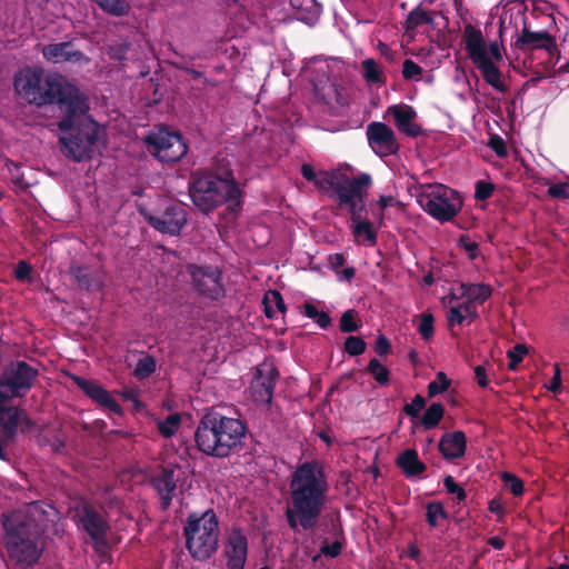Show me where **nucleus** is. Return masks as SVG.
Instances as JSON below:
<instances>
[{
  "label": "nucleus",
  "mask_w": 569,
  "mask_h": 569,
  "mask_svg": "<svg viewBox=\"0 0 569 569\" xmlns=\"http://www.w3.org/2000/svg\"><path fill=\"white\" fill-rule=\"evenodd\" d=\"M290 500L284 518L292 531L312 530L326 503L328 483L322 467L317 461L305 462L293 470L289 483Z\"/></svg>",
  "instance_id": "nucleus-1"
},
{
  "label": "nucleus",
  "mask_w": 569,
  "mask_h": 569,
  "mask_svg": "<svg viewBox=\"0 0 569 569\" xmlns=\"http://www.w3.org/2000/svg\"><path fill=\"white\" fill-rule=\"evenodd\" d=\"M41 517L42 509L38 502L2 515L3 545L13 562L29 567L39 560L42 552L40 540L44 531Z\"/></svg>",
  "instance_id": "nucleus-2"
},
{
  "label": "nucleus",
  "mask_w": 569,
  "mask_h": 569,
  "mask_svg": "<svg viewBox=\"0 0 569 569\" xmlns=\"http://www.w3.org/2000/svg\"><path fill=\"white\" fill-rule=\"evenodd\" d=\"M13 88L16 94L26 103L37 108L57 104L59 113L84 94L61 74L47 73L37 66H28L17 71Z\"/></svg>",
  "instance_id": "nucleus-3"
},
{
  "label": "nucleus",
  "mask_w": 569,
  "mask_h": 569,
  "mask_svg": "<svg viewBox=\"0 0 569 569\" xmlns=\"http://www.w3.org/2000/svg\"><path fill=\"white\" fill-rule=\"evenodd\" d=\"M89 100L86 94L60 113L58 129L63 133L59 144L63 156L81 162L92 159L98 142L99 126L89 114Z\"/></svg>",
  "instance_id": "nucleus-4"
},
{
  "label": "nucleus",
  "mask_w": 569,
  "mask_h": 569,
  "mask_svg": "<svg viewBox=\"0 0 569 569\" xmlns=\"http://www.w3.org/2000/svg\"><path fill=\"white\" fill-rule=\"evenodd\" d=\"M248 427L244 421L209 409L200 418L194 431L197 449L211 458L224 459L243 448Z\"/></svg>",
  "instance_id": "nucleus-5"
},
{
  "label": "nucleus",
  "mask_w": 569,
  "mask_h": 569,
  "mask_svg": "<svg viewBox=\"0 0 569 569\" xmlns=\"http://www.w3.org/2000/svg\"><path fill=\"white\" fill-rule=\"evenodd\" d=\"M242 196L230 169H223L220 173L196 170L191 174L190 197L203 213L221 204H227L231 213H237L242 209Z\"/></svg>",
  "instance_id": "nucleus-6"
},
{
  "label": "nucleus",
  "mask_w": 569,
  "mask_h": 569,
  "mask_svg": "<svg viewBox=\"0 0 569 569\" xmlns=\"http://www.w3.org/2000/svg\"><path fill=\"white\" fill-rule=\"evenodd\" d=\"M186 548L194 561L203 562L219 549V518L213 509L190 512L183 527Z\"/></svg>",
  "instance_id": "nucleus-7"
},
{
  "label": "nucleus",
  "mask_w": 569,
  "mask_h": 569,
  "mask_svg": "<svg viewBox=\"0 0 569 569\" xmlns=\"http://www.w3.org/2000/svg\"><path fill=\"white\" fill-rule=\"evenodd\" d=\"M329 188L327 194L337 204V208L348 213H368L369 189L373 181L369 173L362 172L349 177L346 172L336 169V173L326 182Z\"/></svg>",
  "instance_id": "nucleus-8"
},
{
  "label": "nucleus",
  "mask_w": 569,
  "mask_h": 569,
  "mask_svg": "<svg viewBox=\"0 0 569 569\" xmlns=\"http://www.w3.org/2000/svg\"><path fill=\"white\" fill-rule=\"evenodd\" d=\"M463 38L468 57L480 70L483 80L498 92L506 93L508 87L502 81V72L489 57L481 30L472 24H467L463 30Z\"/></svg>",
  "instance_id": "nucleus-9"
},
{
  "label": "nucleus",
  "mask_w": 569,
  "mask_h": 569,
  "mask_svg": "<svg viewBox=\"0 0 569 569\" xmlns=\"http://www.w3.org/2000/svg\"><path fill=\"white\" fill-rule=\"evenodd\" d=\"M73 519L77 528L89 537L96 552H101L109 546L110 525L106 515L98 508L84 502L76 509Z\"/></svg>",
  "instance_id": "nucleus-10"
},
{
  "label": "nucleus",
  "mask_w": 569,
  "mask_h": 569,
  "mask_svg": "<svg viewBox=\"0 0 569 569\" xmlns=\"http://www.w3.org/2000/svg\"><path fill=\"white\" fill-rule=\"evenodd\" d=\"M416 198L427 213H459L462 208L461 196L441 183L422 186Z\"/></svg>",
  "instance_id": "nucleus-11"
},
{
  "label": "nucleus",
  "mask_w": 569,
  "mask_h": 569,
  "mask_svg": "<svg viewBox=\"0 0 569 569\" xmlns=\"http://www.w3.org/2000/svg\"><path fill=\"white\" fill-rule=\"evenodd\" d=\"M39 377L38 368L26 360H12L0 373V389L12 397L23 398L32 390Z\"/></svg>",
  "instance_id": "nucleus-12"
},
{
  "label": "nucleus",
  "mask_w": 569,
  "mask_h": 569,
  "mask_svg": "<svg viewBox=\"0 0 569 569\" xmlns=\"http://www.w3.org/2000/svg\"><path fill=\"white\" fill-rule=\"evenodd\" d=\"M148 150L163 162L179 161L188 151V146L179 132L160 130L146 138Z\"/></svg>",
  "instance_id": "nucleus-13"
},
{
  "label": "nucleus",
  "mask_w": 569,
  "mask_h": 569,
  "mask_svg": "<svg viewBox=\"0 0 569 569\" xmlns=\"http://www.w3.org/2000/svg\"><path fill=\"white\" fill-rule=\"evenodd\" d=\"M198 295L209 300H220L226 296L222 271L213 267L189 264L187 267Z\"/></svg>",
  "instance_id": "nucleus-14"
},
{
  "label": "nucleus",
  "mask_w": 569,
  "mask_h": 569,
  "mask_svg": "<svg viewBox=\"0 0 569 569\" xmlns=\"http://www.w3.org/2000/svg\"><path fill=\"white\" fill-rule=\"evenodd\" d=\"M368 143L372 151L379 157H388L399 151L400 144L393 130L380 121H372L366 130Z\"/></svg>",
  "instance_id": "nucleus-15"
},
{
  "label": "nucleus",
  "mask_w": 569,
  "mask_h": 569,
  "mask_svg": "<svg viewBox=\"0 0 569 569\" xmlns=\"http://www.w3.org/2000/svg\"><path fill=\"white\" fill-rule=\"evenodd\" d=\"M223 557L228 569H244L248 556V539L241 528L233 527L223 545Z\"/></svg>",
  "instance_id": "nucleus-16"
},
{
  "label": "nucleus",
  "mask_w": 569,
  "mask_h": 569,
  "mask_svg": "<svg viewBox=\"0 0 569 569\" xmlns=\"http://www.w3.org/2000/svg\"><path fill=\"white\" fill-rule=\"evenodd\" d=\"M71 379L73 383L93 402L99 405L102 408L109 409L111 412L121 416L123 410L119 402L111 396L109 391H107L103 387H101L98 382L93 380L84 379L77 375H71Z\"/></svg>",
  "instance_id": "nucleus-17"
},
{
  "label": "nucleus",
  "mask_w": 569,
  "mask_h": 569,
  "mask_svg": "<svg viewBox=\"0 0 569 569\" xmlns=\"http://www.w3.org/2000/svg\"><path fill=\"white\" fill-rule=\"evenodd\" d=\"M513 46L516 49L523 52L543 49L551 53L557 49L556 40L548 31H531L527 27L522 29L521 33L513 42Z\"/></svg>",
  "instance_id": "nucleus-18"
},
{
  "label": "nucleus",
  "mask_w": 569,
  "mask_h": 569,
  "mask_svg": "<svg viewBox=\"0 0 569 569\" xmlns=\"http://www.w3.org/2000/svg\"><path fill=\"white\" fill-rule=\"evenodd\" d=\"M42 54L52 63H88L90 60L82 51L74 50L71 41L47 44L42 48Z\"/></svg>",
  "instance_id": "nucleus-19"
},
{
  "label": "nucleus",
  "mask_w": 569,
  "mask_h": 569,
  "mask_svg": "<svg viewBox=\"0 0 569 569\" xmlns=\"http://www.w3.org/2000/svg\"><path fill=\"white\" fill-rule=\"evenodd\" d=\"M438 450L447 461L462 458L467 450V436L465 431L445 432L439 440Z\"/></svg>",
  "instance_id": "nucleus-20"
},
{
  "label": "nucleus",
  "mask_w": 569,
  "mask_h": 569,
  "mask_svg": "<svg viewBox=\"0 0 569 569\" xmlns=\"http://www.w3.org/2000/svg\"><path fill=\"white\" fill-rule=\"evenodd\" d=\"M389 113L393 117L396 127L408 137L416 138L422 133L421 127L415 122L416 110L408 104H395L389 107Z\"/></svg>",
  "instance_id": "nucleus-21"
},
{
  "label": "nucleus",
  "mask_w": 569,
  "mask_h": 569,
  "mask_svg": "<svg viewBox=\"0 0 569 569\" xmlns=\"http://www.w3.org/2000/svg\"><path fill=\"white\" fill-rule=\"evenodd\" d=\"M151 485L160 498L161 510L169 509L177 488L173 470L163 467L152 477Z\"/></svg>",
  "instance_id": "nucleus-22"
},
{
  "label": "nucleus",
  "mask_w": 569,
  "mask_h": 569,
  "mask_svg": "<svg viewBox=\"0 0 569 569\" xmlns=\"http://www.w3.org/2000/svg\"><path fill=\"white\" fill-rule=\"evenodd\" d=\"M382 226V222L376 227L366 217L351 216L352 234L357 243L373 247L377 243V230Z\"/></svg>",
  "instance_id": "nucleus-23"
},
{
  "label": "nucleus",
  "mask_w": 569,
  "mask_h": 569,
  "mask_svg": "<svg viewBox=\"0 0 569 569\" xmlns=\"http://www.w3.org/2000/svg\"><path fill=\"white\" fill-rule=\"evenodd\" d=\"M396 466L407 479L419 477L427 470V465L419 460V453L412 448H408L398 455Z\"/></svg>",
  "instance_id": "nucleus-24"
},
{
  "label": "nucleus",
  "mask_w": 569,
  "mask_h": 569,
  "mask_svg": "<svg viewBox=\"0 0 569 569\" xmlns=\"http://www.w3.org/2000/svg\"><path fill=\"white\" fill-rule=\"evenodd\" d=\"M69 274H71L77 286L82 290L96 292L103 287L101 278L91 273L87 267L72 263L69 269Z\"/></svg>",
  "instance_id": "nucleus-25"
},
{
  "label": "nucleus",
  "mask_w": 569,
  "mask_h": 569,
  "mask_svg": "<svg viewBox=\"0 0 569 569\" xmlns=\"http://www.w3.org/2000/svg\"><path fill=\"white\" fill-rule=\"evenodd\" d=\"M146 218L153 229L171 237L180 234L187 224L186 216H181L179 219H173V216H146Z\"/></svg>",
  "instance_id": "nucleus-26"
},
{
  "label": "nucleus",
  "mask_w": 569,
  "mask_h": 569,
  "mask_svg": "<svg viewBox=\"0 0 569 569\" xmlns=\"http://www.w3.org/2000/svg\"><path fill=\"white\" fill-rule=\"evenodd\" d=\"M460 297L467 301L473 302L478 306L483 305L491 296L492 288L486 283H465L460 284Z\"/></svg>",
  "instance_id": "nucleus-27"
},
{
  "label": "nucleus",
  "mask_w": 569,
  "mask_h": 569,
  "mask_svg": "<svg viewBox=\"0 0 569 569\" xmlns=\"http://www.w3.org/2000/svg\"><path fill=\"white\" fill-rule=\"evenodd\" d=\"M422 24H433V16L419 4L408 13L405 21V30L407 33L415 34L416 29Z\"/></svg>",
  "instance_id": "nucleus-28"
},
{
  "label": "nucleus",
  "mask_w": 569,
  "mask_h": 569,
  "mask_svg": "<svg viewBox=\"0 0 569 569\" xmlns=\"http://www.w3.org/2000/svg\"><path fill=\"white\" fill-rule=\"evenodd\" d=\"M336 173V169L335 170H329V171H319V172H316L313 167L309 163H303L301 166V174L302 177L309 181V182H313L315 186L321 190L322 192H326L327 193V190L329 188V186L326 183V182H329L330 178L333 177Z\"/></svg>",
  "instance_id": "nucleus-29"
},
{
  "label": "nucleus",
  "mask_w": 569,
  "mask_h": 569,
  "mask_svg": "<svg viewBox=\"0 0 569 569\" xmlns=\"http://www.w3.org/2000/svg\"><path fill=\"white\" fill-rule=\"evenodd\" d=\"M385 210L399 212L403 210V208L402 203L392 196L380 194L377 200L369 198L368 212L383 213Z\"/></svg>",
  "instance_id": "nucleus-30"
},
{
  "label": "nucleus",
  "mask_w": 569,
  "mask_h": 569,
  "mask_svg": "<svg viewBox=\"0 0 569 569\" xmlns=\"http://www.w3.org/2000/svg\"><path fill=\"white\" fill-rule=\"evenodd\" d=\"M99 8L112 16L124 17L131 11V6L128 0H94Z\"/></svg>",
  "instance_id": "nucleus-31"
},
{
  "label": "nucleus",
  "mask_w": 569,
  "mask_h": 569,
  "mask_svg": "<svg viewBox=\"0 0 569 569\" xmlns=\"http://www.w3.org/2000/svg\"><path fill=\"white\" fill-rule=\"evenodd\" d=\"M361 66H362V77L367 82L375 83V84H385L386 83V78H385L381 69L379 68V66L377 64V62L373 59H371V58L365 59L362 61Z\"/></svg>",
  "instance_id": "nucleus-32"
},
{
  "label": "nucleus",
  "mask_w": 569,
  "mask_h": 569,
  "mask_svg": "<svg viewBox=\"0 0 569 569\" xmlns=\"http://www.w3.org/2000/svg\"><path fill=\"white\" fill-rule=\"evenodd\" d=\"M445 413V408L440 402H433L425 411L421 425L426 430H432L438 427Z\"/></svg>",
  "instance_id": "nucleus-33"
},
{
  "label": "nucleus",
  "mask_w": 569,
  "mask_h": 569,
  "mask_svg": "<svg viewBox=\"0 0 569 569\" xmlns=\"http://www.w3.org/2000/svg\"><path fill=\"white\" fill-rule=\"evenodd\" d=\"M368 373L378 382L379 386L386 387L390 382V370L388 367L379 362L377 358H371L367 366Z\"/></svg>",
  "instance_id": "nucleus-34"
},
{
  "label": "nucleus",
  "mask_w": 569,
  "mask_h": 569,
  "mask_svg": "<svg viewBox=\"0 0 569 569\" xmlns=\"http://www.w3.org/2000/svg\"><path fill=\"white\" fill-rule=\"evenodd\" d=\"M157 369V362L153 356H146L141 359H138V363H136L133 376L140 380L149 378Z\"/></svg>",
  "instance_id": "nucleus-35"
},
{
  "label": "nucleus",
  "mask_w": 569,
  "mask_h": 569,
  "mask_svg": "<svg viewBox=\"0 0 569 569\" xmlns=\"http://www.w3.org/2000/svg\"><path fill=\"white\" fill-rule=\"evenodd\" d=\"M361 328V321L356 310L350 309L342 313L340 330L343 333L357 332Z\"/></svg>",
  "instance_id": "nucleus-36"
},
{
  "label": "nucleus",
  "mask_w": 569,
  "mask_h": 569,
  "mask_svg": "<svg viewBox=\"0 0 569 569\" xmlns=\"http://www.w3.org/2000/svg\"><path fill=\"white\" fill-rule=\"evenodd\" d=\"M181 425V416L179 413H171L166 419L158 422L159 432L166 437H171Z\"/></svg>",
  "instance_id": "nucleus-37"
},
{
  "label": "nucleus",
  "mask_w": 569,
  "mask_h": 569,
  "mask_svg": "<svg viewBox=\"0 0 569 569\" xmlns=\"http://www.w3.org/2000/svg\"><path fill=\"white\" fill-rule=\"evenodd\" d=\"M438 518L447 519L448 512L439 501H432L427 505V522L430 527L436 528L438 526Z\"/></svg>",
  "instance_id": "nucleus-38"
},
{
  "label": "nucleus",
  "mask_w": 569,
  "mask_h": 569,
  "mask_svg": "<svg viewBox=\"0 0 569 569\" xmlns=\"http://www.w3.org/2000/svg\"><path fill=\"white\" fill-rule=\"evenodd\" d=\"M278 377L279 372L276 368H271L267 377H263L262 370L258 369V373H256L253 381L262 388L268 389L273 395Z\"/></svg>",
  "instance_id": "nucleus-39"
},
{
  "label": "nucleus",
  "mask_w": 569,
  "mask_h": 569,
  "mask_svg": "<svg viewBox=\"0 0 569 569\" xmlns=\"http://www.w3.org/2000/svg\"><path fill=\"white\" fill-rule=\"evenodd\" d=\"M501 479L505 482L506 487L515 497L522 496L525 490L523 481L518 476L509 471H503L501 473Z\"/></svg>",
  "instance_id": "nucleus-40"
},
{
  "label": "nucleus",
  "mask_w": 569,
  "mask_h": 569,
  "mask_svg": "<svg viewBox=\"0 0 569 569\" xmlns=\"http://www.w3.org/2000/svg\"><path fill=\"white\" fill-rule=\"evenodd\" d=\"M131 49V43L128 40H121L109 44L108 54L111 59L123 61Z\"/></svg>",
  "instance_id": "nucleus-41"
},
{
  "label": "nucleus",
  "mask_w": 569,
  "mask_h": 569,
  "mask_svg": "<svg viewBox=\"0 0 569 569\" xmlns=\"http://www.w3.org/2000/svg\"><path fill=\"white\" fill-rule=\"evenodd\" d=\"M22 417V409L19 407L8 408L3 412V416L0 415V421L6 426L11 428L14 432L17 428H19V421Z\"/></svg>",
  "instance_id": "nucleus-42"
},
{
  "label": "nucleus",
  "mask_w": 569,
  "mask_h": 569,
  "mask_svg": "<svg viewBox=\"0 0 569 569\" xmlns=\"http://www.w3.org/2000/svg\"><path fill=\"white\" fill-rule=\"evenodd\" d=\"M420 325H418V333L423 340L429 341L435 333V318L432 313H421Z\"/></svg>",
  "instance_id": "nucleus-43"
},
{
  "label": "nucleus",
  "mask_w": 569,
  "mask_h": 569,
  "mask_svg": "<svg viewBox=\"0 0 569 569\" xmlns=\"http://www.w3.org/2000/svg\"><path fill=\"white\" fill-rule=\"evenodd\" d=\"M367 345L361 337L349 336L343 346V350L349 356H359L365 352Z\"/></svg>",
  "instance_id": "nucleus-44"
},
{
  "label": "nucleus",
  "mask_w": 569,
  "mask_h": 569,
  "mask_svg": "<svg viewBox=\"0 0 569 569\" xmlns=\"http://www.w3.org/2000/svg\"><path fill=\"white\" fill-rule=\"evenodd\" d=\"M450 387V380L447 378L446 373L439 371L436 376V380L430 382L428 386V395L429 397H435L440 392H446Z\"/></svg>",
  "instance_id": "nucleus-45"
},
{
  "label": "nucleus",
  "mask_w": 569,
  "mask_h": 569,
  "mask_svg": "<svg viewBox=\"0 0 569 569\" xmlns=\"http://www.w3.org/2000/svg\"><path fill=\"white\" fill-rule=\"evenodd\" d=\"M443 486L449 495H453L458 502H462L467 499V492L461 485H458L453 477L450 475L445 476Z\"/></svg>",
  "instance_id": "nucleus-46"
},
{
  "label": "nucleus",
  "mask_w": 569,
  "mask_h": 569,
  "mask_svg": "<svg viewBox=\"0 0 569 569\" xmlns=\"http://www.w3.org/2000/svg\"><path fill=\"white\" fill-rule=\"evenodd\" d=\"M426 407V399L422 395H415L410 403H406L402 408L403 412L410 418H418L419 411Z\"/></svg>",
  "instance_id": "nucleus-47"
},
{
  "label": "nucleus",
  "mask_w": 569,
  "mask_h": 569,
  "mask_svg": "<svg viewBox=\"0 0 569 569\" xmlns=\"http://www.w3.org/2000/svg\"><path fill=\"white\" fill-rule=\"evenodd\" d=\"M527 352L528 349L525 345H516L512 349L508 350L509 369L516 370Z\"/></svg>",
  "instance_id": "nucleus-48"
},
{
  "label": "nucleus",
  "mask_w": 569,
  "mask_h": 569,
  "mask_svg": "<svg viewBox=\"0 0 569 569\" xmlns=\"http://www.w3.org/2000/svg\"><path fill=\"white\" fill-rule=\"evenodd\" d=\"M488 147L500 158L508 156L507 144L499 134H491L489 137Z\"/></svg>",
  "instance_id": "nucleus-49"
},
{
  "label": "nucleus",
  "mask_w": 569,
  "mask_h": 569,
  "mask_svg": "<svg viewBox=\"0 0 569 569\" xmlns=\"http://www.w3.org/2000/svg\"><path fill=\"white\" fill-rule=\"evenodd\" d=\"M493 190V183L485 180H479L476 182L475 198L477 200H486L492 196Z\"/></svg>",
  "instance_id": "nucleus-50"
},
{
  "label": "nucleus",
  "mask_w": 569,
  "mask_h": 569,
  "mask_svg": "<svg viewBox=\"0 0 569 569\" xmlns=\"http://www.w3.org/2000/svg\"><path fill=\"white\" fill-rule=\"evenodd\" d=\"M251 390H252V397H253L254 401H260V402H264L267 405H271L273 395L268 389H264L257 382L252 381Z\"/></svg>",
  "instance_id": "nucleus-51"
},
{
  "label": "nucleus",
  "mask_w": 569,
  "mask_h": 569,
  "mask_svg": "<svg viewBox=\"0 0 569 569\" xmlns=\"http://www.w3.org/2000/svg\"><path fill=\"white\" fill-rule=\"evenodd\" d=\"M458 244L466 250L469 258L475 260L478 254V243L472 241L467 233H462L460 238H458Z\"/></svg>",
  "instance_id": "nucleus-52"
},
{
  "label": "nucleus",
  "mask_w": 569,
  "mask_h": 569,
  "mask_svg": "<svg viewBox=\"0 0 569 569\" xmlns=\"http://www.w3.org/2000/svg\"><path fill=\"white\" fill-rule=\"evenodd\" d=\"M548 194L551 198L566 200L569 199V182L553 183L548 188Z\"/></svg>",
  "instance_id": "nucleus-53"
},
{
  "label": "nucleus",
  "mask_w": 569,
  "mask_h": 569,
  "mask_svg": "<svg viewBox=\"0 0 569 569\" xmlns=\"http://www.w3.org/2000/svg\"><path fill=\"white\" fill-rule=\"evenodd\" d=\"M422 68L411 59H406L402 64V77L411 80L422 73Z\"/></svg>",
  "instance_id": "nucleus-54"
},
{
  "label": "nucleus",
  "mask_w": 569,
  "mask_h": 569,
  "mask_svg": "<svg viewBox=\"0 0 569 569\" xmlns=\"http://www.w3.org/2000/svg\"><path fill=\"white\" fill-rule=\"evenodd\" d=\"M342 549L343 545L339 541H333L332 543L323 542L320 547L321 553L331 558L339 557Z\"/></svg>",
  "instance_id": "nucleus-55"
},
{
  "label": "nucleus",
  "mask_w": 569,
  "mask_h": 569,
  "mask_svg": "<svg viewBox=\"0 0 569 569\" xmlns=\"http://www.w3.org/2000/svg\"><path fill=\"white\" fill-rule=\"evenodd\" d=\"M373 350L378 353V356L389 355L391 352V343L389 339L385 335L377 337L373 345Z\"/></svg>",
  "instance_id": "nucleus-56"
},
{
  "label": "nucleus",
  "mask_w": 569,
  "mask_h": 569,
  "mask_svg": "<svg viewBox=\"0 0 569 569\" xmlns=\"http://www.w3.org/2000/svg\"><path fill=\"white\" fill-rule=\"evenodd\" d=\"M466 319L465 313L459 306H452L447 311L448 325L451 327L453 323L462 325Z\"/></svg>",
  "instance_id": "nucleus-57"
},
{
  "label": "nucleus",
  "mask_w": 569,
  "mask_h": 569,
  "mask_svg": "<svg viewBox=\"0 0 569 569\" xmlns=\"http://www.w3.org/2000/svg\"><path fill=\"white\" fill-rule=\"evenodd\" d=\"M16 432L0 421V458L4 457L3 445L13 440Z\"/></svg>",
  "instance_id": "nucleus-58"
},
{
  "label": "nucleus",
  "mask_w": 569,
  "mask_h": 569,
  "mask_svg": "<svg viewBox=\"0 0 569 569\" xmlns=\"http://www.w3.org/2000/svg\"><path fill=\"white\" fill-rule=\"evenodd\" d=\"M31 272H32L31 266L27 261L21 260V261H18V264H16L13 274H14L16 279L24 281L30 278Z\"/></svg>",
  "instance_id": "nucleus-59"
},
{
  "label": "nucleus",
  "mask_w": 569,
  "mask_h": 569,
  "mask_svg": "<svg viewBox=\"0 0 569 569\" xmlns=\"http://www.w3.org/2000/svg\"><path fill=\"white\" fill-rule=\"evenodd\" d=\"M548 390L555 393L561 390V369L558 363H555L553 366V377L550 380Z\"/></svg>",
  "instance_id": "nucleus-60"
},
{
  "label": "nucleus",
  "mask_w": 569,
  "mask_h": 569,
  "mask_svg": "<svg viewBox=\"0 0 569 569\" xmlns=\"http://www.w3.org/2000/svg\"><path fill=\"white\" fill-rule=\"evenodd\" d=\"M267 293L272 305H274L277 311L283 315L287 311V307L284 305L281 293L278 290H269Z\"/></svg>",
  "instance_id": "nucleus-61"
},
{
  "label": "nucleus",
  "mask_w": 569,
  "mask_h": 569,
  "mask_svg": "<svg viewBox=\"0 0 569 569\" xmlns=\"http://www.w3.org/2000/svg\"><path fill=\"white\" fill-rule=\"evenodd\" d=\"M487 50L489 57L495 63L502 61V47L497 41L490 42L489 47H487Z\"/></svg>",
  "instance_id": "nucleus-62"
},
{
  "label": "nucleus",
  "mask_w": 569,
  "mask_h": 569,
  "mask_svg": "<svg viewBox=\"0 0 569 569\" xmlns=\"http://www.w3.org/2000/svg\"><path fill=\"white\" fill-rule=\"evenodd\" d=\"M475 377L477 379V383L480 388H487L489 380L487 378L486 367L483 365H479L475 367Z\"/></svg>",
  "instance_id": "nucleus-63"
},
{
  "label": "nucleus",
  "mask_w": 569,
  "mask_h": 569,
  "mask_svg": "<svg viewBox=\"0 0 569 569\" xmlns=\"http://www.w3.org/2000/svg\"><path fill=\"white\" fill-rule=\"evenodd\" d=\"M460 308H461V311L462 312H466L467 316L471 319V320H476L478 318V310H477V307L478 305L473 303V302H470V301H467L465 300L462 303L458 305Z\"/></svg>",
  "instance_id": "nucleus-64"
}]
</instances>
